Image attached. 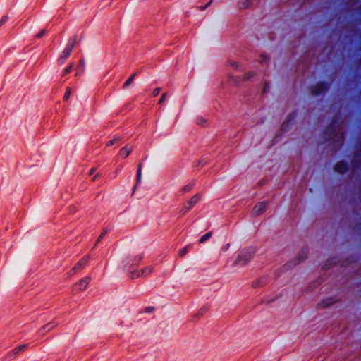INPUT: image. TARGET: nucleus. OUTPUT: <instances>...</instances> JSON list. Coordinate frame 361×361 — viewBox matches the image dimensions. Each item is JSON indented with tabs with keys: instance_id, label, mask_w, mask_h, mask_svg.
Here are the masks:
<instances>
[{
	"instance_id": "obj_1",
	"label": "nucleus",
	"mask_w": 361,
	"mask_h": 361,
	"mask_svg": "<svg viewBox=\"0 0 361 361\" xmlns=\"http://www.w3.org/2000/svg\"><path fill=\"white\" fill-rule=\"evenodd\" d=\"M338 117L334 116L329 124H328L322 132V137L324 141H329L330 140H334V145L337 149H339L343 144L345 139V134L343 133H337L336 126L338 123Z\"/></svg>"
},
{
	"instance_id": "obj_2",
	"label": "nucleus",
	"mask_w": 361,
	"mask_h": 361,
	"mask_svg": "<svg viewBox=\"0 0 361 361\" xmlns=\"http://www.w3.org/2000/svg\"><path fill=\"white\" fill-rule=\"evenodd\" d=\"M256 252L255 248L250 247L243 250L238 255L234 263L236 264L245 265L249 262Z\"/></svg>"
},
{
	"instance_id": "obj_3",
	"label": "nucleus",
	"mask_w": 361,
	"mask_h": 361,
	"mask_svg": "<svg viewBox=\"0 0 361 361\" xmlns=\"http://www.w3.org/2000/svg\"><path fill=\"white\" fill-rule=\"evenodd\" d=\"M76 41H77L76 35L73 36L72 37H71L68 39L66 47H65L62 54L60 56V57L58 59L59 64L62 65L66 61L67 59L71 56V54L73 50V48L76 43Z\"/></svg>"
},
{
	"instance_id": "obj_4",
	"label": "nucleus",
	"mask_w": 361,
	"mask_h": 361,
	"mask_svg": "<svg viewBox=\"0 0 361 361\" xmlns=\"http://www.w3.org/2000/svg\"><path fill=\"white\" fill-rule=\"evenodd\" d=\"M310 91L311 94L314 96H319L327 92L330 88V84L326 81H320L315 85L310 86Z\"/></svg>"
},
{
	"instance_id": "obj_5",
	"label": "nucleus",
	"mask_w": 361,
	"mask_h": 361,
	"mask_svg": "<svg viewBox=\"0 0 361 361\" xmlns=\"http://www.w3.org/2000/svg\"><path fill=\"white\" fill-rule=\"evenodd\" d=\"M307 255L308 247H303L300 253L296 257V258L294 259V261L289 262L283 266V270L286 271L289 269H291L293 267L300 264V262H302V261L307 258Z\"/></svg>"
},
{
	"instance_id": "obj_6",
	"label": "nucleus",
	"mask_w": 361,
	"mask_h": 361,
	"mask_svg": "<svg viewBox=\"0 0 361 361\" xmlns=\"http://www.w3.org/2000/svg\"><path fill=\"white\" fill-rule=\"evenodd\" d=\"M201 193H197L193 195L185 205H184L180 210V216H184L187 212L192 209L195 205L200 200Z\"/></svg>"
},
{
	"instance_id": "obj_7",
	"label": "nucleus",
	"mask_w": 361,
	"mask_h": 361,
	"mask_svg": "<svg viewBox=\"0 0 361 361\" xmlns=\"http://www.w3.org/2000/svg\"><path fill=\"white\" fill-rule=\"evenodd\" d=\"M296 116L297 113L295 111L289 114L286 119L281 124V130L283 132L288 130L290 126L294 123Z\"/></svg>"
},
{
	"instance_id": "obj_8",
	"label": "nucleus",
	"mask_w": 361,
	"mask_h": 361,
	"mask_svg": "<svg viewBox=\"0 0 361 361\" xmlns=\"http://www.w3.org/2000/svg\"><path fill=\"white\" fill-rule=\"evenodd\" d=\"M334 169L336 172L343 175L349 170V165L345 161H339L335 164Z\"/></svg>"
},
{
	"instance_id": "obj_9",
	"label": "nucleus",
	"mask_w": 361,
	"mask_h": 361,
	"mask_svg": "<svg viewBox=\"0 0 361 361\" xmlns=\"http://www.w3.org/2000/svg\"><path fill=\"white\" fill-rule=\"evenodd\" d=\"M339 301L336 296L334 297H329L324 300H322L318 305L317 307L325 309L335 303H337Z\"/></svg>"
},
{
	"instance_id": "obj_10",
	"label": "nucleus",
	"mask_w": 361,
	"mask_h": 361,
	"mask_svg": "<svg viewBox=\"0 0 361 361\" xmlns=\"http://www.w3.org/2000/svg\"><path fill=\"white\" fill-rule=\"evenodd\" d=\"M27 347L28 344H23L18 345L13 350L8 353L7 357L11 360L16 358L20 353L25 350L27 348Z\"/></svg>"
},
{
	"instance_id": "obj_11",
	"label": "nucleus",
	"mask_w": 361,
	"mask_h": 361,
	"mask_svg": "<svg viewBox=\"0 0 361 361\" xmlns=\"http://www.w3.org/2000/svg\"><path fill=\"white\" fill-rule=\"evenodd\" d=\"M153 271V267H146L143 269H141L140 272V271H131V277L132 279H134L135 277H139L140 276H148L149 274H151Z\"/></svg>"
},
{
	"instance_id": "obj_12",
	"label": "nucleus",
	"mask_w": 361,
	"mask_h": 361,
	"mask_svg": "<svg viewBox=\"0 0 361 361\" xmlns=\"http://www.w3.org/2000/svg\"><path fill=\"white\" fill-rule=\"evenodd\" d=\"M90 281V277L86 276L82 279H80L78 283H76L74 286V289L75 290L82 291L85 290L87 286L89 284Z\"/></svg>"
},
{
	"instance_id": "obj_13",
	"label": "nucleus",
	"mask_w": 361,
	"mask_h": 361,
	"mask_svg": "<svg viewBox=\"0 0 361 361\" xmlns=\"http://www.w3.org/2000/svg\"><path fill=\"white\" fill-rule=\"evenodd\" d=\"M267 203L266 202H258L253 208V214L256 216L262 214L266 209Z\"/></svg>"
},
{
	"instance_id": "obj_14",
	"label": "nucleus",
	"mask_w": 361,
	"mask_h": 361,
	"mask_svg": "<svg viewBox=\"0 0 361 361\" xmlns=\"http://www.w3.org/2000/svg\"><path fill=\"white\" fill-rule=\"evenodd\" d=\"M143 256L144 255L141 254L138 256L128 258V262L126 266L127 267L128 265H129V267L130 266H137L143 259Z\"/></svg>"
},
{
	"instance_id": "obj_15",
	"label": "nucleus",
	"mask_w": 361,
	"mask_h": 361,
	"mask_svg": "<svg viewBox=\"0 0 361 361\" xmlns=\"http://www.w3.org/2000/svg\"><path fill=\"white\" fill-rule=\"evenodd\" d=\"M90 257L88 255L84 256L82 258L80 259L79 262H78L75 264V266L73 267L74 269H75L77 271L82 270L83 268L85 267Z\"/></svg>"
},
{
	"instance_id": "obj_16",
	"label": "nucleus",
	"mask_w": 361,
	"mask_h": 361,
	"mask_svg": "<svg viewBox=\"0 0 361 361\" xmlns=\"http://www.w3.org/2000/svg\"><path fill=\"white\" fill-rule=\"evenodd\" d=\"M267 281H268V279H267V276H262L252 282V287H254V288L262 287V286H265L266 284H267Z\"/></svg>"
},
{
	"instance_id": "obj_17",
	"label": "nucleus",
	"mask_w": 361,
	"mask_h": 361,
	"mask_svg": "<svg viewBox=\"0 0 361 361\" xmlns=\"http://www.w3.org/2000/svg\"><path fill=\"white\" fill-rule=\"evenodd\" d=\"M56 324L54 322H49L45 325H44L38 331V333L43 336L52 329L55 327Z\"/></svg>"
},
{
	"instance_id": "obj_18",
	"label": "nucleus",
	"mask_w": 361,
	"mask_h": 361,
	"mask_svg": "<svg viewBox=\"0 0 361 361\" xmlns=\"http://www.w3.org/2000/svg\"><path fill=\"white\" fill-rule=\"evenodd\" d=\"M132 151H133V149L131 147H128V145H126L120 149V151L118 152V155L120 157H121L122 158L126 159L130 154Z\"/></svg>"
},
{
	"instance_id": "obj_19",
	"label": "nucleus",
	"mask_w": 361,
	"mask_h": 361,
	"mask_svg": "<svg viewBox=\"0 0 361 361\" xmlns=\"http://www.w3.org/2000/svg\"><path fill=\"white\" fill-rule=\"evenodd\" d=\"M195 183L194 182H192V183H190L189 184H187L185 185H184L180 190H179V192L180 194H183V193H187V192H189L190 190H192V189L195 187Z\"/></svg>"
},
{
	"instance_id": "obj_20",
	"label": "nucleus",
	"mask_w": 361,
	"mask_h": 361,
	"mask_svg": "<svg viewBox=\"0 0 361 361\" xmlns=\"http://www.w3.org/2000/svg\"><path fill=\"white\" fill-rule=\"evenodd\" d=\"M336 259L331 258L328 259L324 265L322 267V269H329L331 267L336 264Z\"/></svg>"
},
{
	"instance_id": "obj_21",
	"label": "nucleus",
	"mask_w": 361,
	"mask_h": 361,
	"mask_svg": "<svg viewBox=\"0 0 361 361\" xmlns=\"http://www.w3.org/2000/svg\"><path fill=\"white\" fill-rule=\"evenodd\" d=\"M253 1H239L238 6L240 9H246L250 8Z\"/></svg>"
},
{
	"instance_id": "obj_22",
	"label": "nucleus",
	"mask_w": 361,
	"mask_h": 361,
	"mask_svg": "<svg viewBox=\"0 0 361 361\" xmlns=\"http://www.w3.org/2000/svg\"><path fill=\"white\" fill-rule=\"evenodd\" d=\"M212 231L206 233L205 234H204L203 235H202L200 237V238L199 239V243H204L205 241H207V240H209L212 237Z\"/></svg>"
},
{
	"instance_id": "obj_23",
	"label": "nucleus",
	"mask_w": 361,
	"mask_h": 361,
	"mask_svg": "<svg viewBox=\"0 0 361 361\" xmlns=\"http://www.w3.org/2000/svg\"><path fill=\"white\" fill-rule=\"evenodd\" d=\"M137 73H134L130 77H129L127 80L123 84V87L126 88L132 84L134 81L135 77L137 75Z\"/></svg>"
},
{
	"instance_id": "obj_24",
	"label": "nucleus",
	"mask_w": 361,
	"mask_h": 361,
	"mask_svg": "<svg viewBox=\"0 0 361 361\" xmlns=\"http://www.w3.org/2000/svg\"><path fill=\"white\" fill-rule=\"evenodd\" d=\"M210 308V305H203L198 311L197 316H202L204 315Z\"/></svg>"
},
{
	"instance_id": "obj_25",
	"label": "nucleus",
	"mask_w": 361,
	"mask_h": 361,
	"mask_svg": "<svg viewBox=\"0 0 361 361\" xmlns=\"http://www.w3.org/2000/svg\"><path fill=\"white\" fill-rule=\"evenodd\" d=\"M142 171V164H139L137 166V180H136V185L140 182L141 180V173Z\"/></svg>"
},
{
	"instance_id": "obj_26",
	"label": "nucleus",
	"mask_w": 361,
	"mask_h": 361,
	"mask_svg": "<svg viewBox=\"0 0 361 361\" xmlns=\"http://www.w3.org/2000/svg\"><path fill=\"white\" fill-rule=\"evenodd\" d=\"M191 247V245H188L185 247H184L182 250L179 251V256L183 257L185 256L189 251V249Z\"/></svg>"
},
{
	"instance_id": "obj_27",
	"label": "nucleus",
	"mask_w": 361,
	"mask_h": 361,
	"mask_svg": "<svg viewBox=\"0 0 361 361\" xmlns=\"http://www.w3.org/2000/svg\"><path fill=\"white\" fill-rule=\"evenodd\" d=\"M109 232V230L107 228H104L103 231L100 233L99 236L98 237L95 245H97L105 236V235Z\"/></svg>"
},
{
	"instance_id": "obj_28",
	"label": "nucleus",
	"mask_w": 361,
	"mask_h": 361,
	"mask_svg": "<svg viewBox=\"0 0 361 361\" xmlns=\"http://www.w3.org/2000/svg\"><path fill=\"white\" fill-rule=\"evenodd\" d=\"M118 140H120V137H115L106 143V146H112L114 144H116Z\"/></svg>"
},
{
	"instance_id": "obj_29",
	"label": "nucleus",
	"mask_w": 361,
	"mask_h": 361,
	"mask_svg": "<svg viewBox=\"0 0 361 361\" xmlns=\"http://www.w3.org/2000/svg\"><path fill=\"white\" fill-rule=\"evenodd\" d=\"M71 89L70 87H66V92H65V94L63 95V100L66 101L68 99L69 97H70V94H71Z\"/></svg>"
},
{
	"instance_id": "obj_30",
	"label": "nucleus",
	"mask_w": 361,
	"mask_h": 361,
	"mask_svg": "<svg viewBox=\"0 0 361 361\" xmlns=\"http://www.w3.org/2000/svg\"><path fill=\"white\" fill-rule=\"evenodd\" d=\"M253 76H254L253 72H251V71L247 72L244 74L243 80H248L251 79Z\"/></svg>"
},
{
	"instance_id": "obj_31",
	"label": "nucleus",
	"mask_w": 361,
	"mask_h": 361,
	"mask_svg": "<svg viewBox=\"0 0 361 361\" xmlns=\"http://www.w3.org/2000/svg\"><path fill=\"white\" fill-rule=\"evenodd\" d=\"M73 63L70 64L69 66H68L63 71V76L70 73L73 69Z\"/></svg>"
},
{
	"instance_id": "obj_32",
	"label": "nucleus",
	"mask_w": 361,
	"mask_h": 361,
	"mask_svg": "<svg viewBox=\"0 0 361 361\" xmlns=\"http://www.w3.org/2000/svg\"><path fill=\"white\" fill-rule=\"evenodd\" d=\"M269 60H270V58L267 55H266L264 54H262L260 55V62L261 63H267Z\"/></svg>"
},
{
	"instance_id": "obj_33",
	"label": "nucleus",
	"mask_w": 361,
	"mask_h": 361,
	"mask_svg": "<svg viewBox=\"0 0 361 361\" xmlns=\"http://www.w3.org/2000/svg\"><path fill=\"white\" fill-rule=\"evenodd\" d=\"M196 121L197 123L200 126H204L207 123V120L202 117L197 118Z\"/></svg>"
},
{
	"instance_id": "obj_34",
	"label": "nucleus",
	"mask_w": 361,
	"mask_h": 361,
	"mask_svg": "<svg viewBox=\"0 0 361 361\" xmlns=\"http://www.w3.org/2000/svg\"><path fill=\"white\" fill-rule=\"evenodd\" d=\"M321 283H322V279L319 278L314 282H313L312 283L310 284L309 286H308V288H311L312 286H319V284H321Z\"/></svg>"
},
{
	"instance_id": "obj_35",
	"label": "nucleus",
	"mask_w": 361,
	"mask_h": 361,
	"mask_svg": "<svg viewBox=\"0 0 361 361\" xmlns=\"http://www.w3.org/2000/svg\"><path fill=\"white\" fill-rule=\"evenodd\" d=\"M45 34L46 30L43 29L35 35V37L37 39L42 38L43 36H44Z\"/></svg>"
},
{
	"instance_id": "obj_36",
	"label": "nucleus",
	"mask_w": 361,
	"mask_h": 361,
	"mask_svg": "<svg viewBox=\"0 0 361 361\" xmlns=\"http://www.w3.org/2000/svg\"><path fill=\"white\" fill-rule=\"evenodd\" d=\"M161 87H157L155 88L152 92V96L157 97L161 92Z\"/></svg>"
},
{
	"instance_id": "obj_37",
	"label": "nucleus",
	"mask_w": 361,
	"mask_h": 361,
	"mask_svg": "<svg viewBox=\"0 0 361 361\" xmlns=\"http://www.w3.org/2000/svg\"><path fill=\"white\" fill-rule=\"evenodd\" d=\"M8 20V16H4L1 19H0V27Z\"/></svg>"
},
{
	"instance_id": "obj_38",
	"label": "nucleus",
	"mask_w": 361,
	"mask_h": 361,
	"mask_svg": "<svg viewBox=\"0 0 361 361\" xmlns=\"http://www.w3.org/2000/svg\"><path fill=\"white\" fill-rule=\"evenodd\" d=\"M212 2V1H207V3L204 6H199L198 8L200 11H204V10H205L206 8H207L210 6Z\"/></svg>"
},
{
	"instance_id": "obj_39",
	"label": "nucleus",
	"mask_w": 361,
	"mask_h": 361,
	"mask_svg": "<svg viewBox=\"0 0 361 361\" xmlns=\"http://www.w3.org/2000/svg\"><path fill=\"white\" fill-rule=\"evenodd\" d=\"M166 98V93H163L159 100V104H161L162 102H164L165 101Z\"/></svg>"
},
{
	"instance_id": "obj_40",
	"label": "nucleus",
	"mask_w": 361,
	"mask_h": 361,
	"mask_svg": "<svg viewBox=\"0 0 361 361\" xmlns=\"http://www.w3.org/2000/svg\"><path fill=\"white\" fill-rule=\"evenodd\" d=\"M154 310V307H152V306L147 307L145 309V312H146V313H151V312H152Z\"/></svg>"
},
{
	"instance_id": "obj_41",
	"label": "nucleus",
	"mask_w": 361,
	"mask_h": 361,
	"mask_svg": "<svg viewBox=\"0 0 361 361\" xmlns=\"http://www.w3.org/2000/svg\"><path fill=\"white\" fill-rule=\"evenodd\" d=\"M269 84L267 82H265L264 85L262 92L266 93L269 90Z\"/></svg>"
},
{
	"instance_id": "obj_42",
	"label": "nucleus",
	"mask_w": 361,
	"mask_h": 361,
	"mask_svg": "<svg viewBox=\"0 0 361 361\" xmlns=\"http://www.w3.org/2000/svg\"><path fill=\"white\" fill-rule=\"evenodd\" d=\"M77 272V271L75 269H74V268L73 267L68 272V276H73L75 273Z\"/></svg>"
},
{
	"instance_id": "obj_43",
	"label": "nucleus",
	"mask_w": 361,
	"mask_h": 361,
	"mask_svg": "<svg viewBox=\"0 0 361 361\" xmlns=\"http://www.w3.org/2000/svg\"><path fill=\"white\" fill-rule=\"evenodd\" d=\"M230 65L234 68H237L238 66V63L235 61L231 62Z\"/></svg>"
},
{
	"instance_id": "obj_44",
	"label": "nucleus",
	"mask_w": 361,
	"mask_h": 361,
	"mask_svg": "<svg viewBox=\"0 0 361 361\" xmlns=\"http://www.w3.org/2000/svg\"><path fill=\"white\" fill-rule=\"evenodd\" d=\"M95 171V169L94 168H92L90 170V175H92Z\"/></svg>"
},
{
	"instance_id": "obj_45",
	"label": "nucleus",
	"mask_w": 361,
	"mask_h": 361,
	"mask_svg": "<svg viewBox=\"0 0 361 361\" xmlns=\"http://www.w3.org/2000/svg\"><path fill=\"white\" fill-rule=\"evenodd\" d=\"M356 156H360L361 157V142H360V148L358 150V152L356 153Z\"/></svg>"
},
{
	"instance_id": "obj_46",
	"label": "nucleus",
	"mask_w": 361,
	"mask_h": 361,
	"mask_svg": "<svg viewBox=\"0 0 361 361\" xmlns=\"http://www.w3.org/2000/svg\"><path fill=\"white\" fill-rule=\"evenodd\" d=\"M358 230H361V222H358L356 225Z\"/></svg>"
},
{
	"instance_id": "obj_47",
	"label": "nucleus",
	"mask_w": 361,
	"mask_h": 361,
	"mask_svg": "<svg viewBox=\"0 0 361 361\" xmlns=\"http://www.w3.org/2000/svg\"><path fill=\"white\" fill-rule=\"evenodd\" d=\"M205 164H206V161H204V159H202V160L199 161V164L204 165Z\"/></svg>"
},
{
	"instance_id": "obj_48",
	"label": "nucleus",
	"mask_w": 361,
	"mask_h": 361,
	"mask_svg": "<svg viewBox=\"0 0 361 361\" xmlns=\"http://www.w3.org/2000/svg\"><path fill=\"white\" fill-rule=\"evenodd\" d=\"M97 176H99V174H97L96 176H94V178H93V180H96V178H97Z\"/></svg>"
},
{
	"instance_id": "obj_49",
	"label": "nucleus",
	"mask_w": 361,
	"mask_h": 361,
	"mask_svg": "<svg viewBox=\"0 0 361 361\" xmlns=\"http://www.w3.org/2000/svg\"><path fill=\"white\" fill-rule=\"evenodd\" d=\"M352 163H353V165H355V163H356V161H355V159H353V160H352Z\"/></svg>"
},
{
	"instance_id": "obj_50",
	"label": "nucleus",
	"mask_w": 361,
	"mask_h": 361,
	"mask_svg": "<svg viewBox=\"0 0 361 361\" xmlns=\"http://www.w3.org/2000/svg\"><path fill=\"white\" fill-rule=\"evenodd\" d=\"M80 63L81 64H83V63H84V60H83V59H80Z\"/></svg>"
}]
</instances>
